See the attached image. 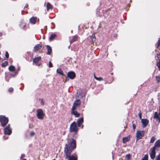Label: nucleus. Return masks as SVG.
<instances>
[{
    "label": "nucleus",
    "instance_id": "obj_1",
    "mask_svg": "<svg viewBox=\"0 0 160 160\" xmlns=\"http://www.w3.org/2000/svg\"><path fill=\"white\" fill-rule=\"evenodd\" d=\"M76 148V141L72 138L68 140L64 148V152L66 158L68 160H77V157L73 155L71 156V153Z\"/></svg>",
    "mask_w": 160,
    "mask_h": 160
},
{
    "label": "nucleus",
    "instance_id": "obj_2",
    "mask_svg": "<svg viewBox=\"0 0 160 160\" xmlns=\"http://www.w3.org/2000/svg\"><path fill=\"white\" fill-rule=\"evenodd\" d=\"M78 130V128L75 122H73L71 124L70 126L69 131L70 132L76 133Z\"/></svg>",
    "mask_w": 160,
    "mask_h": 160
},
{
    "label": "nucleus",
    "instance_id": "obj_3",
    "mask_svg": "<svg viewBox=\"0 0 160 160\" xmlns=\"http://www.w3.org/2000/svg\"><path fill=\"white\" fill-rule=\"evenodd\" d=\"M8 118L4 116L1 115L0 116V122L2 127L5 126L8 123Z\"/></svg>",
    "mask_w": 160,
    "mask_h": 160
},
{
    "label": "nucleus",
    "instance_id": "obj_4",
    "mask_svg": "<svg viewBox=\"0 0 160 160\" xmlns=\"http://www.w3.org/2000/svg\"><path fill=\"white\" fill-rule=\"evenodd\" d=\"M36 115L38 118L40 120L43 119L45 115L42 110L40 109L37 110Z\"/></svg>",
    "mask_w": 160,
    "mask_h": 160
},
{
    "label": "nucleus",
    "instance_id": "obj_5",
    "mask_svg": "<svg viewBox=\"0 0 160 160\" xmlns=\"http://www.w3.org/2000/svg\"><path fill=\"white\" fill-rule=\"evenodd\" d=\"M4 133L5 134L10 135L12 132V129L10 127V125L6 126L4 129Z\"/></svg>",
    "mask_w": 160,
    "mask_h": 160
},
{
    "label": "nucleus",
    "instance_id": "obj_6",
    "mask_svg": "<svg viewBox=\"0 0 160 160\" xmlns=\"http://www.w3.org/2000/svg\"><path fill=\"white\" fill-rule=\"evenodd\" d=\"M39 20L37 17H33L29 19V22L32 24H35L39 21Z\"/></svg>",
    "mask_w": 160,
    "mask_h": 160
},
{
    "label": "nucleus",
    "instance_id": "obj_7",
    "mask_svg": "<svg viewBox=\"0 0 160 160\" xmlns=\"http://www.w3.org/2000/svg\"><path fill=\"white\" fill-rule=\"evenodd\" d=\"M156 149L155 147H153L151 149V152L150 153V157L152 159H154L156 156Z\"/></svg>",
    "mask_w": 160,
    "mask_h": 160
},
{
    "label": "nucleus",
    "instance_id": "obj_8",
    "mask_svg": "<svg viewBox=\"0 0 160 160\" xmlns=\"http://www.w3.org/2000/svg\"><path fill=\"white\" fill-rule=\"evenodd\" d=\"M19 26L21 29L26 30V23L23 20H21L20 21Z\"/></svg>",
    "mask_w": 160,
    "mask_h": 160
},
{
    "label": "nucleus",
    "instance_id": "obj_9",
    "mask_svg": "<svg viewBox=\"0 0 160 160\" xmlns=\"http://www.w3.org/2000/svg\"><path fill=\"white\" fill-rule=\"evenodd\" d=\"M144 135V132L143 131H138L136 134L137 139H141Z\"/></svg>",
    "mask_w": 160,
    "mask_h": 160
},
{
    "label": "nucleus",
    "instance_id": "obj_10",
    "mask_svg": "<svg viewBox=\"0 0 160 160\" xmlns=\"http://www.w3.org/2000/svg\"><path fill=\"white\" fill-rule=\"evenodd\" d=\"M41 59V58L40 57L35 58L33 61V62L35 63L37 66H39L41 64V63L39 62V61Z\"/></svg>",
    "mask_w": 160,
    "mask_h": 160
},
{
    "label": "nucleus",
    "instance_id": "obj_11",
    "mask_svg": "<svg viewBox=\"0 0 160 160\" xmlns=\"http://www.w3.org/2000/svg\"><path fill=\"white\" fill-rule=\"evenodd\" d=\"M67 75L69 78L71 79H74L75 77V74L73 72L71 71L69 72L67 74Z\"/></svg>",
    "mask_w": 160,
    "mask_h": 160
},
{
    "label": "nucleus",
    "instance_id": "obj_12",
    "mask_svg": "<svg viewBox=\"0 0 160 160\" xmlns=\"http://www.w3.org/2000/svg\"><path fill=\"white\" fill-rule=\"evenodd\" d=\"M81 104V102L80 100L78 99L76 100L74 102L73 106L72 108H76L78 107Z\"/></svg>",
    "mask_w": 160,
    "mask_h": 160
},
{
    "label": "nucleus",
    "instance_id": "obj_13",
    "mask_svg": "<svg viewBox=\"0 0 160 160\" xmlns=\"http://www.w3.org/2000/svg\"><path fill=\"white\" fill-rule=\"evenodd\" d=\"M148 120L147 119H141V122L142 124L143 127H146L148 123Z\"/></svg>",
    "mask_w": 160,
    "mask_h": 160
},
{
    "label": "nucleus",
    "instance_id": "obj_14",
    "mask_svg": "<svg viewBox=\"0 0 160 160\" xmlns=\"http://www.w3.org/2000/svg\"><path fill=\"white\" fill-rule=\"evenodd\" d=\"M76 108H72V111L71 113L73 114L75 117H78L80 116V114L78 112L76 111H75V110Z\"/></svg>",
    "mask_w": 160,
    "mask_h": 160
},
{
    "label": "nucleus",
    "instance_id": "obj_15",
    "mask_svg": "<svg viewBox=\"0 0 160 160\" xmlns=\"http://www.w3.org/2000/svg\"><path fill=\"white\" fill-rule=\"evenodd\" d=\"M83 122V119L82 118H81L78 119L77 121V123L78 124V127H80L81 126L82 123Z\"/></svg>",
    "mask_w": 160,
    "mask_h": 160
},
{
    "label": "nucleus",
    "instance_id": "obj_16",
    "mask_svg": "<svg viewBox=\"0 0 160 160\" xmlns=\"http://www.w3.org/2000/svg\"><path fill=\"white\" fill-rule=\"evenodd\" d=\"M42 47V45L40 44H38L36 45L33 48L34 51H36L40 49Z\"/></svg>",
    "mask_w": 160,
    "mask_h": 160
},
{
    "label": "nucleus",
    "instance_id": "obj_17",
    "mask_svg": "<svg viewBox=\"0 0 160 160\" xmlns=\"http://www.w3.org/2000/svg\"><path fill=\"white\" fill-rule=\"evenodd\" d=\"M154 118L158 119L160 120V112L159 111L158 114L157 112H155L154 113V115L153 117Z\"/></svg>",
    "mask_w": 160,
    "mask_h": 160
},
{
    "label": "nucleus",
    "instance_id": "obj_18",
    "mask_svg": "<svg viewBox=\"0 0 160 160\" xmlns=\"http://www.w3.org/2000/svg\"><path fill=\"white\" fill-rule=\"evenodd\" d=\"M130 138V136H128L127 137H124L123 138V143H125L127 142L128 141Z\"/></svg>",
    "mask_w": 160,
    "mask_h": 160
},
{
    "label": "nucleus",
    "instance_id": "obj_19",
    "mask_svg": "<svg viewBox=\"0 0 160 160\" xmlns=\"http://www.w3.org/2000/svg\"><path fill=\"white\" fill-rule=\"evenodd\" d=\"M46 47L48 50L47 54L50 55L52 52L51 48L49 45H47Z\"/></svg>",
    "mask_w": 160,
    "mask_h": 160
},
{
    "label": "nucleus",
    "instance_id": "obj_20",
    "mask_svg": "<svg viewBox=\"0 0 160 160\" xmlns=\"http://www.w3.org/2000/svg\"><path fill=\"white\" fill-rule=\"evenodd\" d=\"M72 38L70 39V42L72 43L75 41L78 40V38L77 36H75L73 37H72Z\"/></svg>",
    "mask_w": 160,
    "mask_h": 160
},
{
    "label": "nucleus",
    "instance_id": "obj_21",
    "mask_svg": "<svg viewBox=\"0 0 160 160\" xmlns=\"http://www.w3.org/2000/svg\"><path fill=\"white\" fill-rule=\"evenodd\" d=\"M47 10L48 11L49 9L52 10V9L53 7L52 5L49 2L47 3L46 6Z\"/></svg>",
    "mask_w": 160,
    "mask_h": 160
},
{
    "label": "nucleus",
    "instance_id": "obj_22",
    "mask_svg": "<svg viewBox=\"0 0 160 160\" xmlns=\"http://www.w3.org/2000/svg\"><path fill=\"white\" fill-rule=\"evenodd\" d=\"M153 147H155L156 149V147L160 148V140H158L156 142L155 146Z\"/></svg>",
    "mask_w": 160,
    "mask_h": 160
},
{
    "label": "nucleus",
    "instance_id": "obj_23",
    "mask_svg": "<svg viewBox=\"0 0 160 160\" xmlns=\"http://www.w3.org/2000/svg\"><path fill=\"white\" fill-rule=\"evenodd\" d=\"M56 36V34L55 33H52L51 34L49 37V40L50 41H52L53 40Z\"/></svg>",
    "mask_w": 160,
    "mask_h": 160
},
{
    "label": "nucleus",
    "instance_id": "obj_24",
    "mask_svg": "<svg viewBox=\"0 0 160 160\" xmlns=\"http://www.w3.org/2000/svg\"><path fill=\"white\" fill-rule=\"evenodd\" d=\"M15 67L13 65H11L8 67V69L11 72H14L15 70Z\"/></svg>",
    "mask_w": 160,
    "mask_h": 160
},
{
    "label": "nucleus",
    "instance_id": "obj_25",
    "mask_svg": "<svg viewBox=\"0 0 160 160\" xmlns=\"http://www.w3.org/2000/svg\"><path fill=\"white\" fill-rule=\"evenodd\" d=\"M57 73H59L62 76H63L64 75V74L63 73L62 70L60 68L57 69Z\"/></svg>",
    "mask_w": 160,
    "mask_h": 160
},
{
    "label": "nucleus",
    "instance_id": "obj_26",
    "mask_svg": "<svg viewBox=\"0 0 160 160\" xmlns=\"http://www.w3.org/2000/svg\"><path fill=\"white\" fill-rule=\"evenodd\" d=\"M95 35L93 34L90 37L91 41L92 42H93L95 40Z\"/></svg>",
    "mask_w": 160,
    "mask_h": 160
},
{
    "label": "nucleus",
    "instance_id": "obj_27",
    "mask_svg": "<svg viewBox=\"0 0 160 160\" xmlns=\"http://www.w3.org/2000/svg\"><path fill=\"white\" fill-rule=\"evenodd\" d=\"M155 59L157 61L160 60V54H158L155 57Z\"/></svg>",
    "mask_w": 160,
    "mask_h": 160
},
{
    "label": "nucleus",
    "instance_id": "obj_28",
    "mask_svg": "<svg viewBox=\"0 0 160 160\" xmlns=\"http://www.w3.org/2000/svg\"><path fill=\"white\" fill-rule=\"evenodd\" d=\"M148 155L146 154L144 157L142 158L141 160H148Z\"/></svg>",
    "mask_w": 160,
    "mask_h": 160
},
{
    "label": "nucleus",
    "instance_id": "obj_29",
    "mask_svg": "<svg viewBox=\"0 0 160 160\" xmlns=\"http://www.w3.org/2000/svg\"><path fill=\"white\" fill-rule=\"evenodd\" d=\"M157 48L160 50V38L158 39L157 42Z\"/></svg>",
    "mask_w": 160,
    "mask_h": 160
},
{
    "label": "nucleus",
    "instance_id": "obj_30",
    "mask_svg": "<svg viewBox=\"0 0 160 160\" xmlns=\"http://www.w3.org/2000/svg\"><path fill=\"white\" fill-rule=\"evenodd\" d=\"M95 78L97 80L99 81H101L103 80V79L101 77L98 78L96 77L95 76H94Z\"/></svg>",
    "mask_w": 160,
    "mask_h": 160
},
{
    "label": "nucleus",
    "instance_id": "obj_31",
    "mask_svg": "<svg viewBox=\"0 0 160 160\" xmlns=\"http://www.w3.org/2000/svg\"><path fill=\"white\" fill-rule=\"evenodd\" d=\"M8 64V62L7 61H5L2 64V67H5Z\"/></svg>",
    "mask_w": 160,
    "mask_h": 160
},
{
    "label": "nucleus",
    "instance_id": "obj_32",
    "mask_svg": "<svg viewBox=\"0 0 160 160\" xmlns=\"http://www.w3.org/2000/svg\"><path fill=\"white\" fill-rule=\"evenodd\" d=\"M155 140H156V138H155V137H152L151 139L150 142L151 143L153 142Z\"/></svg>",
    "mask_w": 160,
    "mask_h": 160
},
{
    "label": "nucleus",
    "instance_id": "obj_33",
    "mask_svg": "<svg viewBox=\"0 0 160 160\" xmlns=\"http://www.w3.org/2000/svg\"><path fill=\"white\" fill-rule=\"evenodd\" d=\"M125 157L127 160H129L130 158V154H127L126 155Z\"/></svg>",
    "mask_w": 160,
    "mask_h": 160
},
{
    "label": "nucleus",
    "instance_id": "obj_34",
    "mask_svg": "<svg viewBox=\"0 0 160 160\" xmlns=\"http://www.w3.org/2000/svg\"><path fill=\"white\" fill-rule=\"evenodd\" d=\"M156 78L158 82H160V76H157L156 77Z\"/></svg>",
    "mask_w": 160,
    "mask_h": 160
},
{
    "label": "nucleus",
    "instance_id": "obj_35",
    "mask_svg": "<svg viewBox=\"0 0 160 160\" xmlns=\"http://www.w3.org/2000/svg\"><path fill=\"white\" fill-rule=\"evenodd\" d=\"M35 134V132L33 131H31L30 133V135L31 137L33 136Z\"/></svg>",
    "mask_w": 160,
    "mask_h": 160
},
{
    "label": "nucleus",
    "instance_id": "obj_36",
    "mask_svg": "<svg viewBox=\"0 0 160 160\" xmlns=\"http://www.w3.org/2000/svg\"><path fill=\"white\" fill-rule=\"evenodd\" d=\"M138 115L140 119L141 120V119H142V112L140 111L139 112L138 114Z\"/></svg>",
    "mask_w": 160,
    "mask_h": 160
},
{
    "label": "nucleus",
    "instance_id": "obj_37",
    "mask_svg": "<svg viewBox=\"0 0 160 160\" xmlns=\"http://www.w3.org/2000/svg\"><path fill=\"white\" fill-rule=\"evenodd\" d=\"M20 70V67L19 66H18L17 67V71L15 72L16 73V74L18 73V71H19Z\"/></svg>",
    "mask_w": 160,
    "mask_h": 160
},
{
    "label": "nucleus",
    "instance_id": "obj_38",
    "mask_svg": "<svg viewBox=\"0 0 160 160\" xmlns=\"http://www.w3.org/2000/svg\"><path fill=\"white\" fill-rule=\"evenodd\" d=\"M155 160H160V154L157 156Z\"/></svg>",
    "mask_w": 160,
    "mask_h": 160
},
{
    "label": "nucleus",
    "instance_id": "obj_39",
    "mask_svg": "<svg viewBox=\"0 0 160 160\" xmlns=\"http://www.w3.org/2000/svg\"><path fill=\"white\" fill-rule=\"evenodd\" d=\"M9 54L7 51L6 52L5 57L6 58H8L9 57Z\"/></svg>",
    "mask_w": 160,
    "mask_h": 160
},
{
    "label": "nucleus",
    "instance_id": "obj_40",
    "mask_svg": "<svg viewBox=\"0 0 160 160\" xmlns=\"http://www.w3.org/2000/svg\"><path fill=\"white\" fill-rule=\"evenodd\" d=\"M48 64H49V67L50 68H51L52 67V62L51 61L49 62Z\"/></svg>",
    "mask_w": 160,
    "mask_h": 160
},
{
    "label": "nucleus",
    "instance_id": "obj_41",
    "mask_svg": "<svg viewBox=\"0 0 160 160\" xmlns=\"http://www.w3.org/2000/svg\"><path fill=\"white\" fill-rule=\"evenodd\" d=\"M13 91V88H10L8 89V91L10 92H12Z\"/></svg>",
    "mask_w": 160,
    "mask_h": 160
},
{
    "label": "nucleus",
    "instance_id": "obj_42",
    "mask_svg": "<svg viewBox=\"0 0 160 160\" xmlns=\"http://www.w3.org/2000/svg\"><path fill=\"white\" fill-rule=\"evenodd\" d=\"M157 67H158V68L159 69H160V61L159 62H158L157 63Z\"/></svg>",
    "mask_w": 160,
    "mask_h": 160
},
{
    "label": "nucleus",
    "instance_id": "obj_43",
    "mask_svg": "<svg viewBox=\"0 0 160 160\" xmlns=\"http://www.w3.org/2000/svg\"><path fill=\"white\" fill-rule=\"evenodd\" d=\"M133 129L134 130L136 127V125L135 124H133L132 125Z\"/></svg>",
    "mask_w": 160,
    "mask_h": 160
},
{
    "label": "nucleus",
    "instance_id": "obj_44",
    "mask_svg": "<svg viewBox=\"0 0 160 160\" xmlns=\"http://www.w3.org/2000/svg\"><path fill=\"white\" fill-rule=\"evenodd\" d=\"M41 104L42 105H44V102L42 99L41 100Z\"/></svg>",
    "mask_w": 160,
    "mask_h": 160
},
{
    "label": "nucleus",
    "instance_id": "obj_45",
    "mask_svg": "<svg viewBox=\"0 0 160 160\" xmlns=\"http://www.w3.org/2000/svg\"><path fill=\"white\" fill-rule=\"evenodd\" d=\"M25 157V155L24 154H22L20 157V158L22 159L23 158Z\"/></svg>",
    "mask_w": 160,
    "mask_h": 160
},
{
    "label": "nucleus",
    "instance_id": "obj_46",
    "mask_svg": "<svg viewBox=\"0 0 160 160\" xmlns=\"http://www.w3.org/2000/svg\"><path fill=\"white\" fill-rule=\"evenodd\" d=\"M27 6H28V5L27 4L24 7V8H27Z\"/></svg>",
    "mask_w": 160,
    "mask_h": 160
},
{
    "label": "nucleus",
    "instance_id": "obj_47",
    "mask_svg": "<svg viewBox=\"0 0 160 160\" xmlns=\"http://www.w3.org/2000/svg\"><path fill=\"white\" fill-rule=\"evenodd\" d=\"M8 137H7V138H4V137H3V138L4 139H8Z\"/></svg>",
    "mask_w": 160,
    "mask_h": 160
},
{
    "label": "nucleus",
    "instance_id": "obj_48",
    "mask_svg": "<svg viewBox=\"0 0 160 160\" xmlns=\"http://www.w3.org/2000/svg\"><path fill=\"white\" fill-rule=\"evenodd\" d=\"M77 136V135H76V134H75V136H73V137H76Z\"/></svg>",
    "mask_w": 160,
    "mask_h": 160
},
{
    "label": "nucleus",
    "instance_id": "obj_49",
    "mask_svg": "<svg viewBox=\"0 0 160 160\" xmlns=\"http://www.w3.org/2000/svg\"><path fill=\"white\" fill-rule=\"evenodd\" d=\"M83 125H82V128H83Z\"/></svg>",
    "mask_w": 160,
    "mask_h": 160
},
{
    "label": "nucleus",
    "instance_id": "obj_50",
    "mask_svg": "<svg viewBox=\"0 0 160 160\" xmlns=\"http://www.w3.org/2000/svg\"><path fill=\"white\" fill-rule=\"evenodd\" d=\"M1 36H2V34L1 33H0V37Z\"/></svg>",
    "mask_w": 160,
    "mask_h": 160
},
{
    "label": "nucleus",
    "instance_id": "obj_51",
    "mask_svg": "<svg viewBox=\"0 0 160 160\" xmlns=\"http://www.w3.org/2000/svg\"><path fill=\"white\" fill-rule=\"evenodd\" d=\"M22 160H27L25 159H24Z\"/></svg>",
    "mask_w": 160,
    "mask_h": 160
},
{
    "label": "nucleus",
    "instance_id": "obj_52",
    "mask_svg": "<svg viewBox=\"0 0 160 160\" xmlns=\"http://www.w3.org/2000/svg\"><path fill=\"white\" fill-rule=\"evenodd\" d=\"M1 58L0 57V60H1Z\"/></svg>",
    "mask_w": 160,
    "mask_h": 160
}]
</instances>
